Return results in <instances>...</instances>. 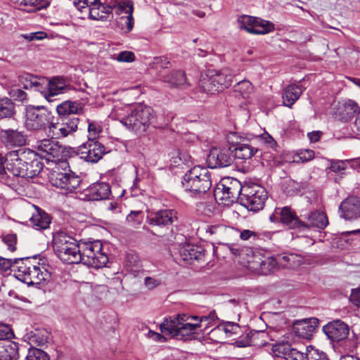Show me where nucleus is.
<instances>
[{
    "label": "nucleus",
    "instance_id": "f257e3e1",
    "mask_svg": "<svg viewBox=\"0 0 360 360\" xmlns=\"http://www.w3.org/2000/svg\"><path fill=\"white\" fill-rule=\"evenodd\" d=\"M36 148L39 155L48 161H59L50 174L51 184L63 190L65 193L75 191L79 186L81 179L74 172L67 169L68 167L67 161H60L64 150L58 141L49 139L40 140L37 142Z\"/></svg>",
    "mask_w": 360,
    "mask_h": 360
},
{
    "label": "nucleus",
    "instance_id": "f03ea898",
    "mask_svg": "<svg viewBox=\"0 0 360 360\" xmlns=\"http://www.w3.org/2000/svg\"><path fill=\"white\" fill-rule=\"evenodd\" d=\"M217 319L215 311H212L208 315L201 317L181 314L174 318L166 319L160 325V330L162 333L176 339L186 340L189 336L195 333V330L200 327L203 322H207L205 327H208Z\"/></svg>",
    "mask_w": 360,
    "mask_h": 360
},
{
    "label": "nucleus",
    "instance_id": "7ed1b4c3",
    "mask_svg": "<svg viewBox=\"0 0 360 360\" xmlns=\"http://www.w3.org/2000/svg\"><path fill=\"white\" fill-rule=\"evenodd\" d=\"M182 186L191 196H198L206 193L212 186L210 173L207 168L195 166L183 176Z\"/></svg>",
    "mask_w": 360,
    "mask_h": 360
},
{
    "label": "nucleus",
    "instance_id": "20e7f679",
    "mask_svg": "<svg viewBox=\"0 0 360 360\" xmlns=\"http://www.w3.org/2000/svg\"><path fill=\"white\" fill-rule=\"evenodd\" d=\"M80 242L72 236L58 232L53 236V249L58 258L65 263H80Z\"/></svg>",
    "mask_w": 360,
    "mask_h": 360
},
{
    "label": "nucleus",
    "instance_id": "39448f33",
    "mask_svg": "<svg viewBox=\"0 0 360 360\" xmlns=\"http://www.w3.org/2000/svg\"><path fill=\"white\" fill-rule=\"evenodd\" d=\"M153 118V110L150 107L138 104L130 110L120 122L129 130L141 134L146 131Z\"/></svg>",
    "mask_w": 360,
    "mask_h": 360
},
{
    "label": "nucleus",
    "instance_id": "423d86ee",
    "mask_svg": "<svg viewBox=\"0 0 360 360\" xmlns=\"http://www.w3.org/2000/svg\"><path fill=\"white\" fill-rule=\"evenodd\" d=\"M80 263L99 269L105 266L108 262V257L103 252L102 243L97 240L94 241H80L79 246Z\"/></svg>",
    "mask_w": 360,
    "mask_h": 360
},
{
    "label": "nucleus",
    "instance_id": "0eeeda50",
    "mask_svg": "<svg viewBox=\"0 0 360 360\" xmlns=\"http://www.w3.org/2000/svg\"><path fill=\"white\" fill-rule=\"evenodd\" d=\"M232 75L228 70H210L200 82L203 91L215 94L229 87L232 83Z\"/></svg>",
    "mask_w": 360,
    "mask_h": 360
},
{
    "label": "nucleus",
    "instance_id": "6e6552de",
    "mask_svg": "<svg viewBox=\"0 0 360 360\" xmlns=\"http://www.w3.org/2000/svg\"><path fill=\"white\" fill-rule=\"evenodd\" d=\"M266 199L267 193L264 187L256 184L243 186L240 203L248 210L253 212L262 210Z\"/></svg>",
    "mask_w": 360,
    "mask_h": 360
},
{
    "label": "nucleus",
    "instance_id": "1a4fd4ad",
    "mask_svg": "<svg viewBox=\"0 0 360 360\" xmlns=\"http://www.w3.org/2000/svg\"><path fill=\"white\" fill-rule=\"evenodd\" d=\"M53 116L43 106L30 105L26 108L25 127L28 130L45 129Z\"/></svg>",
    "mask_w": 360,
    "mask_h": 360
},
{
    "label": "nucleus",
    "instance_id": "9d476101",
    "mask_svg": "<svg viewBox=\"0 0 360 360\" xmlns=\"http://www.w3.org/2000/svg\"><path fill=\"white\" fill-rule=\"evenodd\" d=\"M34 157L32 150L29 148H20L17 150L8 152L4 157L6 169L14 176H21L27 160Z\"/></svg>",
    "mask_w": 360,
    "mask_h": 360
},
{
    "label": "nucleus",
    "instance_id": "9b49d317",
    "mask_svg": "<svg viewBox=\"0 0 360 360\" xmlns=\"http://www.w3.org/2000/svg\"><path fill=\"white\" fill-rule=\"evenodd\" d=\"M243 187L239 181L233 178L223 179L217 185L214 191L216 199L219 198L225 202H234L240 199Z\"/></svg>",
    "mask_w": 360,
    "mask_h": 360
},
{
    "label": "nucleus",
    "instance_id": "f8f14e48",
    "mask_svg": "<svg viewBox=\"0 0 360 360\" xmlns=\"http://www.w3.org/2000/svg\"><path fill=\"white\" fill-rule=\"evenodd\" d=\"M77 153L81 159L86 162L96 163L105 153V148L97 140L88 139L86 142L77 148Z\"/></svg>",
    "mask_w": 360,
    "mask_h": 360
},
{
    "label": "nucleus",
    "instance_id": "ddd939ff",
    "mask_svg": "<svg viewBox=\"0 0 360 360\" xmlns=\"http://www.w3.org/2000/svg\"><path fill=\"white\" fill-rule=\"evenodd\" d=\"M238 22L240 29L255 34H264L274 30V25L271 22L250 15L239 17Z\"/></svg>",
    "mask_w": 360,
    "mask_h": 360
},
{
    "label": "nucleus",
    "instance_id": "4468645a",
    "mask_svg": "<svg viewBox=\"0 0 360 360\" xmlns=\"http://www.w3.org/2000/svg\"><path fill=\"white\" fill-rule=\"evenodd\" d=\"M322 330L328 339L336 342L347 340L349 333L348 325L340 319L328 323Z\"/></svg>",
    "mask_w": 360,
    "mask_h": 360
},
{
    "label": "nucleus",
    "instance_id": "2eb2a0df",
    "mask_svg": "<svg viewBox=\"0 0 360 360\" xmlns=\"http://www.w3.org/2000/svg\"><path fill=\"white\" fill-rule=\"evenodd\" d=\"M233 158L226 148H213L207 155V162L210 168L226 167L231 165Z\"/></svg>",
    "mask_w": 360,
    "mask_h": 360
},
{
    "label": "nucleus",
    "instance_id": "dca6fc26",
    "mask_svg": "<svg viewBox=\"0 0 360 360\" xmlns=\"http://www.w3.org/2000/svg\"><path fill=\"white\" fill-rule=\"evenodd\" d=\"M340 216L345 220L353 221L360 217V198L350 196L339 206Z\"/></svg>",
    "mask_w": 360,
    "mask_h": 360
},
{
    "label": "nucleus",
    "instance_id": "f3484780",
    "mask_svg": "<svg viewBox=\"0 0 360 360\" xmlns=\"http://www.w3.org/2000/svg\"><path fill=\"white\" fill-rule=\"evenodd\" d=\"M32 262H35V257L8 259L6 267L11 268L15 272L16 278L25 283Z\"/></svg>",
    "mask_w": 360,
    "mask_h": 360
},
{
    "label": "nucleus",
    "instance_id": "a211bd4d",
    "mask_svg": "<svg viewBox=\"0 0 360 360\" xmlns=\"http://www.w3.org/2000/svg\"><path fill=\"white\" fill-rule=\"evenodd\" d=\"M50 278L51 274L47 271L44 264H41L37 261L35 257V262H32L25 283L28 285H38L42 282L49 281Z\"/></svg>",
    "mask_w": 360,
    "mask_h": 360
},
{
    "label": "nucleus",
    "instance_id": "6ab92c4d",
    "mask_svg": "<svg viewBox=\"0 0 360 360\" xmlns=\"http://www.w3.org/2000/svg\"><path fill=\"white\" fill-rule=\"evenodd\" d=\"M276 213L279 214L280 221L292 229H297L300 232H304L307 226L304 222L300 220L295 212L289 207L276 208Z\"/></svg>",
    "mask_w": 360,
    "mask_h": 360
},
{
    "label": "nucleus",
    "instance_id": "aec40b11",
    "mask_svg": "<svg viewBox=\"0 0 360 360\" xmlns=\"http://www.w3.org/2000/svg\"><path fill=\"white\" fill-rule=\"evenodd\" d=\"M336 115L343 122H348L355 114L360 112L358 104L350 99H343L338 101L335 105Z\"/></svg>",
    "mask_w": 360,
    "mask_h": 360
},
{
    "label": "nucleus",
    "instance_id": "412c9836",
    "mask_svg": "<svg viewBox=\"0 0 360 360\" xmlns=\"http://www.w3.org/2000/svg\"><path fill=\"white\" fill-rule=\"evenodd\" d=\"M177 220V213L174 210H161L152 212L148 216L150 224L158 226H167Z\"/></svg>",
    "mask_w": 360,
    "mask_h": 360
},
{
    "label": "nucleus",
    "instance_id": "4be33fe9",
    "mask_svg": "<svg viewBox=\"0 0 360 360\" xmlns=\"http://www.w3.org/2000/svg\"><path fill=\"white\" fill-rule=\"evenodd\" d=\"M179 252L181 259L187 262L201 261L205 257L204 248L195 245L185 244L180 247Z\"/></svg>",
    "mask_w": 360,
    "mask_h": 360
},
{
    "label": "nucleus",
    "instance_id": "5701e85b",
    "mask_svg": "<svg viewBox=\"0 0 360 360\" xmlns=\"http://www.w3.org/2000/svg\"><path fill=\"white\" fill-rule=\"evenodd\" d=\"M304 219L307 221H304L307 227L304 232L309 230L310 228H316L318 229H324L328 224V217L324 212L312 211L309 212Z\"/></svg>",
    "mask_w": 360,
    "mask_h": 360
},
{
    "label": "nucleus",
    "instance_id": "b1692460",
    "mask_svg": "<svg viewBox=\"0 0 360 360\" xmlns=\"http://www.w3.org/2000/svg\"><path fill=\"white\" fill-rule=\"evenodd\" d=\"M318 324L319 321L317 319H304L297 321L294 326V329L299 337L309 339L312 336Z\"/></svg>",
    "mask_w": 360,
    "mask_h": 360
},
{
    "label": "nucleus",
    "instance_id": "393cba45",
    "mask_svg": "<svg viewBox=\"0 0 360 360\" xmlns=\"http://www.w3.org/2000/svg\"><path fill=\"white\" fill-rule=\"evenodd\" d=\"M207 233H209L212 240L218 243H222L228 240L233 232V229L224 224L209 225L206 229Z\"/></svg>",
    "mask_w": 360,
    "mask_h": 360
},
{
    "label": "nucleus",
    "instance_id": "a878e982",
    "mask_svg": "<svg viewBox=\"0 0 360 360\" xmlns=\"http://www.w3.org/2000/svg\"><path fill=\"white\" fill-rule=\"evenodd\" d=\"M1 139L6 146L21 147L26 143V136L23 132L13 129L2 131Z\"/></svg>",
    "mask_w": 360,
    "mask_h": 360
},
{
    "label": "nucleus",
    "instance_id": "bb28decb",
    "mask_svg": "<svg viewBox=\"0 0 360 360\" xmlns=\"http://www.w3.org/2000/svg\"><path fill=\"white\" fill-rule=\"evenodd\" d=\"M303 90V86L300 84L288 85L283 92L282 98L284 105L290 108L299 99Z\"/></svg>",
    "mask_w": 360,
    "mask_h": 360
},
{
    "label": "nucleus",
    "instance_id": "cd10ccee",
    "mask_svg": "<svg viewBox=\"0 0 360 360\" xmlns=\"http://www.w3.org/2000/svg\"><path fill=\"white\" fill-rule=\"evenodd\" d=\"M32 155L34 157L30 158V160H27L20 176L22 178L32 179L37 176L43 169V163L38 158L37 154L32 150Z\"/></svg>",
    "mask_w": 360,
    "mask_h": 360
},
{
    "label": "nucleus",
    "instance_id": "c85d7f7f",
    "mask_svg": "<svg viewBox=\"0 0 360 360\" xmlns=\"http://www.w3.org/2000/svg\"><path fill=\"white\" fill-rule=\"evenodd\" d=\"M83 107L81 103L77 101H65L56 107L57 112L62 117L73 116L80 114Z\"/></svg>",
    "mask_w": 360,
    "mask_h": 360
},
{
    "label": "nucleus",
    "instance_id": "c756f323",
    "mask_svg": "<svg viewBox=\"0 0 360 360\" xmlns=\"http://www.w3.org/2000/svg\"><path fill=\"white\" fill-rule=\"evenodd\" d=\"M18 346L12 341L0 342V360H18Z\"/></svg>",
    "mask_w": 360,
    "mask_h": 360
},
{
    "label": "nucleus",
    "instance_id": "7c9ffc66",
    "mask_svg": "<svg viewBox=\"0 0 360 360\" xmlns=\"http://www.w3.org/2000/svg\"><path fill=\"white\" fill-rule=\"evenodd\" d=\"M36 208V212L32 214L30 222L36 229H46L49 227L51 218L49 215L39 208Z\"/></svg>",
    "mask_w": 360,
    "mask_h": 360
},
{
    "label": "nucleus",
    "instance_id": "2f4dec72",
    "mask_svg": "<svg viewBox=\"0 0 360 360\" xmlns=\"http://www.w3.org/2000/svg\"><path fill=\"white\" fill-rule=\"evenodd\" d=\"M46 86H48V92L50 96L49 102H52L55 96L63 93L67 88V84L63 77H56L48 80Z\"/></svg>",
    "mask_w": 360,
    "mask_h": 360
},
{
    "label": "nucleus",
    "instance_id": "473e14b6",
    "mask_svg": "<svg viewBox=\"0 0 360 360\" xmlns=\"http://www.w3.org/2000/svg\"><path fill=\"white\" fill-rule=\"evenodd\" d=\"M254 261L248 262L250 264L253 263L250 267L256 270L259 269L264 274L273 271L277 265L276 261L271 257L262 259L259 256H254Z\"/></svg>",
    "mask_w": 360,
    "mask_h": 360
},
{
    "label": "nucleus",
    "instance_id": "72a5a7b5",
    "mask_svg": "<svg viewBox=\"0 0 360 360\" xmlns=\"http://www.w3.org/2000/svg\"><path fill=\"white\" fill-rule=\"evenodd\" d=\"M162 80L171 86H182L186 85V79L184 72L181 70L172 71L161 77Z\"/></svg>",
    "mask_w": 360,
    "mask_h": 360
},
{
    "label": "nucleus",
    "instance_id": "f704fd0d",
    "mask_svg": "<svg viewBox=\"0 0 360 360\" xmlns=\"http://www.w3.org/2000/svg\"><path fill=\"white\" fill-rule=\"evenodd\" d=\"M258 149L248 143H239L235 148V157L238 159L247 160L250 159Z\"/></svg>",
    "mask_w": 360,
    "mask_h": 360
},
{
    "label": "nucleus",
    "instance_id": "c9c22d12",
    "mask_svg": "<svg viewBox=\"0 0 360 360\" xmlns=\"http://www.w3.org/2000/svg\"><path fill=\"white\" fill-rule=\"evenodd\" d=\"M91 192L94 200L108 198L111 191L110 185L105 182L98 183L91 188Z\"/></svg>",
    "mask_w": 360,
    "mask_h": 360
},
{
    "label": "nucleus",
    "instance_id": "e433bc0d",
    "mask_svg": "<svg viewBox=\"0 0 360 360\" xmlns=\"http://www.w3.org/2000/svg\"><path fill=\"white\" fill-rule=\"evenodd\" d=\"M233 88L236 96H241L245 100H248L253 92L252 84L248 80H242L238 82Z\"/></svg>",
    "mask_w": 360,
    "mask_h": 360
},
{
    "label": "nucleus",
    "instance_id": "4c0bfd02",
    "mask_svg": "<svg viewBox=\"0 0 360 360\" xmlns=\"http://www.w3.org/2000/svg\"><path fill=\"white\" fill-rule=\"evenodd\" d=\"M60 123L63 128V130L61 131H63L65 136H68L77 129L79 118L75 115L61 117Z\"/></svg>",
    "mask_w": 360,
    "mask_h": 360
},
{
    "label": "nucleus",
    "instance_id": "58836bf2",
    "mask_svg": "<svg viewBox=\"0 0 360 360\" xmlns=\"http://www.w3.org/2000/svg\"><path fill=\"white\" fill-rule=\"evenodd\" d=\"M124 9L127 15L120 17V23L124 24L126 25L127 31L130 32L134 27V20L132 15L134 8L132 2L128 1L124 6Z\"/></svg>",
    "mask_w": 360,
    "mask_h": 360
},
{
    "label": "nucleus",
    "instance_id": "ea45409f",
    "mask_svg": "<svg viewBox=\"0 0 360 360\" xmlns=\"http://www.w3.org/2000/svg\"><path fill=\"white\" fill-rule=\"evenodd\" d=\"M14 112V105L8 98H0V119L10 117Z\"/></svg>",
    "mask_w": 360,
    "mask_h": 360
},
{
    "label": "nucleus",
    "instance_id": "a19ab883",
    "mask_svg": "<svg viewBox=\"0 0 360 360\" xmlns=\"http://www.w3.org/2000/svg\"><path fill=\"white\" fill-rule=\"evenodd\" d=\"M52 118L50 123L47 125L49 128V136H51L52 139H59L66 137L64 132L61 131L63 130L60 122H53Z\"/></svg>",
    "mask_w": 360,
    "mask_h": 360
},
{
    "label": "nucleus",
    "instance_id": "79ce46f5",
    "mask_svg": "<svg viewBox=\"0 0 360 360\" xmlns=\"http://www.w3.org/2000/svg\"><path fill=\"white\" fill-rule=\"evenodd\" d=\"M305 359L307 360H328L326 353L312 346L307 347Z\"/></svg>",
    "mask_w": 360,
    "mask_h": 360
},
{
    "label": "nucleus",
    "instance_id": "37998d69",
    "mask_svg": "<svg viewBox=\"0 0 360 360\" xmlns=\"http://www.w3.org/2000/svg\"><path fill=\"white\" fill-rule=\"evenodd\" d=\"M144 218V214L142 211H131L126 217L127 224L132 227H136L140 225Z\"/></svg>",
    "mask_w": 360,
    "mask_h": 360
},
{
    "label": "nucleus",
    "instance_id": "c03bdc74",
    "mask_svg": "<svg viewBox=\"0 0 360 360\" xmlns=\"http://www.w3.org/2000/svg\"><path fill=\"white\" fill-rule=\"evenodd\" d=\"M48 83V80L45 78H38L37 77L36 84L34 85L33 89L40 92L43 96L49 102L50 96L49 92H48V86H46V84Z\"/></svg>",
    "mask_w": 360,
    "mask_h": 360
},
{
    "label": "nucleus",
    "instance_id": "a18cd8bd",
    "mask_svg": "<svg viewBox=\"0 0 360 360\" xmlns=\"http://www.w3.org/2000/svg\"><path fill=\"white\" fill-rule=\"evenodd\" d=\"M85 8H88L90 18H98L101 16L98 14L100 0H83Z\"/></svg>",
    "mask_w": 360,
    "mask_h": 360
},
{
    "label": "nucleus",
    "instance_id": "49530a36",
    "mask_svg": "<svg viewBox=\"0 0 360 360\" xmlns=\"http://www.w3.org/2000/svg\"><path fill=\"white\" fill-rule=\"evenodd\" d=\"M26 360H49V356L43 350L32 347L29 349Z\"/></svg>",
    "mask_w": 360,
    "mask_h": 360
},
{
    "label": "nucleus",
    "instance_id": "de8ad7c7",
    "mask_svg": "<svg viewBox=\"0 0 360 360\" xmlns=\"http://www.w3.org/2000/svg\"><path fill=\"white\" fill-rule=\"evenodd\" d=\"M314 158V152L312 150H300L295 157V162H307Z\"/></svg>",
    "mask_w": 360,
    "mask_h": 360
},
{
    "label": "nucleus",
    "instance_id": "09e8293b",
    "mask_svg": "<svg viewBox=\"0 0 360 360\" xmlns=\"http://www.w3.org/2000/svg\"><path fill=\"white\" fill-rule=\"evenodd\" d=\"M36 81L37 77L30 74H25L20 77V82L25 89H32L36 84Z\"/></svg>",
    "mask_w": 360,
    "mask_h": 360
},
{
    "label": "nucleus",
    "instance_id": "8fccbe9b",
    "mask_svg": "<svg viewBox=\"0 0 360 360\" xmlns=\"http://www.w3.org/2000/svg\"><path fill=\"white\" fill-rule=\"evenodd\" d=\"M102 129L100 125L94 122H90L88 124V139L96 140Z\"/></svg>",
    "mask_w": 360,
    "mask_h": 360
},
{
    "label": "nucleus",
    "instance_id": "3c124183",
    "mask_svg": "<svg viewBox=\"0 0 360 360\" xmlns=\"http://www.w3.org/2000/svg\"><path fill=\"white\" fill-rule=\"evenodd\" d=\"M119 4V0H100L99 6L100 8L105 11L103 13H110L112 14V9Z\"/></svg>",
    "mask_w": 360,
    "mask_h": 360
},
{
    "label": "nucleus",
    "instance_id": "603ef678",
    "mask_svg": "<svg viewBox=\"0 0 360 360\" xmlns=\"http://www.w3.org/2000/svg\"><path fill=\"white\" fill-rule=\"evenodd\" d=\"M275 351H277L278 354L283 355V358L285 359V357L290 356L293 351L297 350L292 349L288 343H279L275 346Z\"/></svg>",
    "mask_w": 360,
    "mask_h": 360
},
{
    "label": "nucleus",
    "instance_id": "864d4df0",
    "mask_svg": "<svg viewBox=\"0 0 360 360\" xmlns=\"http://www.w3.org/2000/svg\"><path fill=\"white\" fill-rule=\"evenodd\" d=\"M127 265L130 267L129 271L134 274L135 272L139 273L140 261L138 257L134 255H129L127 257Z\"/></svg>",
    "mask_w": 360,
    "mask_h": 360
},
{
    "label": "nucleus",
    "instance_id": "5fc2aeb1",
    "mask_svg": "<svg viewBox=\"0 0 360 360\" xmlns=\"http://www.w3.org/2000/svg\"><path fill=\"white\" fill-rule=\"evenodd\" d=\"M14 337V334L7 324L0 323V340H7L12 339Z\"/></svg>",
    "mask_w": 360,
    "mask_h": 360
},
{
    "label": "nucleus",
    "instance_id": "6e6d98bb",
    "mask_svg": "<svg viewBox=\"0 0 360 360\" xmlns=\"http://www.w3.org/2000/svg\"><path fill=\"white\" fill-rule=\"evenodd\" d=\"M255 139L263 142L267 147L271 148H275L277 146L276 141L266 132L256 136Z\"/></svg>",
    "mask_w": 360,
    "mask_h": 360
},
{
    "label": "nucleus",
    "instance_id": "4d7b16f0",
    "mask_svg": "<svg viewBox=\"0 0 360 360\" xmlns=\"http://www.w3.org/2000/svg\"><path fill=\"white\" fill-rule=\"evenodd\" d=\"M43 0H19L15 5L20 9L26 10L27 8H32L39 6Z\"/></svg>",
    "mask_w": 360,
    "mask_h": 360
},
{
    "label": "nucleus",
    "instance_id": "13d9d810",
    "mask_svg": "<svg viewBox=\"0 0 360 360\" xmlns=\"http://www.w3.org/2000/svg\"><path fill=\"white\" fill-rule=\"evenodd\" d=\"M282 259L286 262L285 266L288 268H294L300 263V258L294 255H284L282 257Z\"/></svg>",
    "mask_w": 360,
    "mask_h": 360
},
{
    "label": "nucleus",
    "instance_id": "bf43d9fd",
    "mask_svg": "<svg viewBox=\"0 0 360 360\" xmlns=\"http://www.w3.org/2000/svg\"><path fill=\"white\" fill-rule=\"evenodd\" d=\"M117 60L119 62L131 63L135 60V55L131 51H122L117 55Z\"/></svg>",
    "mask_w": 360,
    "mask_h": 360
},
{
    "label": "nucleus",
    "instance_id": "052dcab7",
    "mask_svg": "<svg viewBox=\"0 0 360 360\" xmlns=\"http://www.w3.org/2000/svg\"><path fill=\"white\" fill-rule=\"evenodd\" d=\"M265 333L262 331H252L249 334V342L248 345H263L264 343L263 342H257V339H259L260 337H264Z\"/></svg>",
    "mask_w": 360,
    "mask_h": 360
},
{
    "label": "nucleus",
    "instance_id": "680f3d73",
    "mask_svg": "<svg viewBox=\"0 0 360 360\" xmlns=\"http://www.w3.org/2000/svg\"><path fill=\"white\" fill-rule=\"evenodd\" d=\"M347 163V160H332L330 169L334 172H339L346 169Z\"/></svg>",
    "mask_w": 360,
    "mask_h": 360
},
{
    "label": "nucleus",
    "instance_id": "e2e57ef3",
    "mask_svg": "<svg viewBox=\"0 0 360 360\" xmlns=\"http://www.w3.org/2000/svg\"><path fill=\"white\" fill-rule=\"evenodd\" d=\"M9 94L11 97L13 98L15 100L20 101H23L27 99V94L20 89H11Z\"/></svg>",
    "mask_w": 360,
    "mask_h": 360
},
{
    "label": "nucleus",
    "instance_id": "0e129e2a",
    "mask_svg": "<svg viewBox=\"0 0 360 360\" xmlns=\"http://www.w3.org/2000/svg\"><path fill=\"white\" fill-rule=\"evenodd\" d=\"M349 301L355 306L360 307V288L352 290Z\"/></svg>",
    "mask_w": 360,
    "mask_h": 360
},
{
    "label": "nucleus",
    "instance_id": "69168bd1",
    "mask_svg": "<svg viewBox=\"0 0 360 360\" xmlns=\"http://www.w3.org/2000/svg\"><path fill=\"white\" fill-rule=\"evenodd\" d=\"M144 284L148 290H153L160 284V281L153 277L147 276L144 279Z\"/></svg>",
    "mask_w": 360,
    "mask_h": 360
},
{
    "label": "nucleus",
    "instance_id": "338daca9",
    "mask_svg": "<svg viewBox=\"0 0 360 360\" xmlns=\"http://www.w3.org/2000/svg\"><path fill=\"white\" fill-rule=\"evenodd\" d=\"M46 34L44 32H32L24 35V37L29 41L40 40L44 39Z\"/></svg>",
    "mask_w": 360,
    "mask_h": 360
},
{
    "label": "nucleus",
    "instance_id": "774afa93",
    "mask_svg": "<svg viewBox=\"0 0 360 360\" xmlns=\"http://www.w3.org/2000/svg\"><path fill=\"white\" fill-rule=\"evenodd\" d=\"M4 242L8 245V250L13 251L15 250L16 236L15 235H8L4 238Z\"/></svg>",
    "mask_w": 360,
    "mask_h": 360
}]
</instances>
